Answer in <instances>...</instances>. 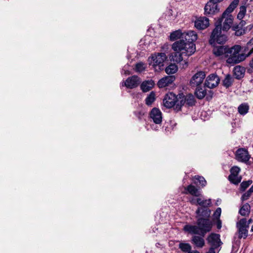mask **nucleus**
Wrapping results in <instances>:
<instances>
[{"label": "nucleus", "mask_w": 253, "mask_h": 253, "mask_svg": "<svg viewBox=\"0 0 253 253\" xmlns=\"http://www.w3.org/2000/svg\"><path fill=\"white\" fill-rule=\"evenodd\" d=\"M196 213L199 217L208 218L211 215V211L209 208L199 207L196 211Z\"/></svg>", "instance_id": "6ab92c4d"}, {"label": "nucleus", "mask_w": 253, "mask_h": 253, "mask_svg": "<svg viewBox=\"0 0 253 253\" xmlns=\"http://www.w3.org/2000/svg\"><path fill=\"white\" fill-rule=\"evenodd\" d=\"M210 0L216 3L217 2H220V1H222L223 0Z\"/></svg>", "instance_id": "a18cd8bd"}, {"label": "nucleus", "mask_w": 253, "mask_h": 253, "mask_svg": "<svg viewBox=\"0 0 253 253\" xmlns=\"http://www.w3.org/2000/svg\"><path fill=\"white\" fill-rule=\"evenodd\" d=\"M234 79L230 75H227L223 81V85L228 88L231 86L233 82Z\"/></svg>", "instance_id": "c85d7f7f"}, {"label": "nucleus", "mask_w": 253, "mask_h": 253, "mask_svg": "<svg viewBox=\"0 0 253 253\" xmlns=\"http://www.w3.org/2000/svg\"><path fill=\"white\" fill-rule=\"evenodd\" d=\"M197 204L200 206V207L209 208L211 205V199L205 200L201 198H197Z\"/></svg>", "instance_id": "a878e982"}, {"label": "nucleus", "mask_w": 253, "mask_h": 253, "mask_svg": "<svg viewBox=\"0 0 253 253\" xmlns=\"http://www.w3.org/2000/svg\"><path fill=\"white\" fill-rule=\"evenodd\" d=\"M227 40V36L222 33L219 27H217L213 30L209 42L211 44L214 46L216 43L224 44Z\"/></svg>", "instance_id": "0eeeda50"}, {"label": "nucleus", "mask_w": 253, "mask_h": 253, "mask_svg": "<svg viewBox=\"0 0 253 253\" xmlns=\"http://www.w3.org/2000/svg\"><path fill=\"white\" fill-rule=\"evenodd\" d=\"M183 33L182 32L181 30H178L172 32L169 36V40L171 41H174L178 39H183Z\"/></svg>", "instance_id": "b1692460"}, {"label": "nucleus", "mask_w": 253, "mask_h": 253, "mask_svg": "<svg viewBox=\"0 0 253 253\" xmlns=\"http://www.w3.org/2000/svg\"><path fill=\"white\" fill-rule=\"evenodd\" d=\"M250 206L249 204H246L242 206L239 211V213L243 216L248 215L250 212Z\"/></svg>", "instance_id": "c756f323"}, {"label": "nucleus", "mask_w": 253, "mask_h": 253, "mask_svg": "<svg viewBox=\"0 0 253 253\" xmlns=\"http://www.w3.org/2000/svg\"><path fill=\"white\" fill-rule=\"evenodd\" d=\"M217 227L218 229H220L221 227V222L220 220L217 221Z\"/></svg>", "instance_id": "c03bdc74"}, {"label": "nucleus", "mask_w": 253, "mask_h": 253, "mask_svg": "<svg viewBox=\"0 0 253 253\" xmlns=\"http://www.w3.org/2000/svg\"><path fill=\"white\" fill-rule=\"evenodd\" d=\"M221 208H218L216 210V211H215V212L213 213L214 217L215 218L218 219L220 217V216L221 215Z\"/></svg>", "instance_id": "58836bf2"}, {"label": "nucleus", "mask_w": 253, "mask_h": 253, "mask_svg": "<svg viewBox=\"0 0 253 253\" xmlns=\"http://www.w3.org/2000/svg\"><path fill=\"white\" fill-rule=\"evenodd\" d=\"M206 74L204 72L199 71L196 73L190 80V83L192 86H197L200 85L205 78Z\"/></svg>", "instance_id": "9b49d317"}, {"label": "nucleus", "mask_w": 253, "mask_h": 253, "mask_svg": "<svg viewBox=\"0 0 253 253\" xmlns=\"http://www.w3.org/2000/svg\"><path fill=\"white\" fill-rule=\"evenodd\" d=\"M237 227L238 228V231L239 233V238L244 239L246 238L248 236L249 228L246 218H242L240 219L237 223Z\"/></svg>", "instance_id": "1a4fd4ad"}, {"label": "nucleus", "mask_w": 253, "mask_h": 253, "mask_svg": "<svg viewBox=\"0 0 253 253\" xmlns=\"http://www.w3.org/2000/svg\"><path fill=\"white\" fill-rule=\"evenodd\" d=\"M188 253H200L197 251H190V252H188Z\"/></svg>", "instance_id": "de8ad7c7"}, {"label": "nucleus", "mask_w": 253, "mask_h": 253, "mask_svg": "<svg viewBox=\"0 0 253 253\" xmlns=\"http://www.w3.org/2000/svg\"><path fill=\"white\" fill-rule=\"evenodd\" d=\"M183 55L186 56L185 54H182V56H183ZM182 59H183V60L181 61V62L183 61V62L181 63L182 68H187L188 67V62L186 60L184 59L183 58V56H182ZM180 62H181V61H180ZM179 63H180V62Z\"/></svg>", "instance_id": "ea45409f"}, {"label": "nucleus", "mask_w": 253, "mask_h": 253, "mask_svg": "<svg viewBox=\"0 0 253 253\" xmlns=\"http://www.w3.org/2000/svg\"><path fill=\"white\" fill-rule=\"evenodd\" d=\"M220 81L219 77L215 74H211L206 79L205 84L210 88H212L216 86Z\"/></svg>", "instance_id": "f8f14e48"}, {"label": "nucleus", "mask_w": 253, "mask_h": 253, "mask_svg": "<svg viewBox=\"0 0 253 253\" xmlns=\"http://www.w3.org/2000/svg\"><path fill=\"white\" fill-rule=\"evenodd\" d=\"M179 97H182L183 99V103H182L183 106L185 103L189 106H192L195 104V100L194 96L191 94H187L185 96L183 94H179Z\"/></svg>", "instance_id": "412c9836"}, {"label": "nucleus", "mask_w": 253, "mask_h": 253, "mask_svg": "<svg viewBox=\"0 0 253 253\" xmlns=\"http://www.w3.org/2000/svg\"><path fill=\"white\" fill-rule=\"evenodd\" d=\"M167 59L165 53H157L149 58V65L157 72L160 71L164 66V62Z\"/></svg>", "instance_id": "423d86ee"}, {"label": "nucleus", "mask_w": 253, "mask_h": 253, "mask_svg": "<svg viewBox=\"0 0 253 253\" xmlns=\"http://www.w3.org/2000/svg\"><path fill=\"white\" fill-rule=\"evenodd\" d=\"M252 222V219H250L247 222V224L248 225V226H249V224Z\"/></svg>", "instance_id": "8fccbe9b"}, {"label": "nucleus", "mask_w": 253, "mask_h": 253, "mask_svg": "<svg viewBox=\"0 0 253 253\" xmlns=\"http://www.w3.org/2000/svg\"><path fill=\"white\" fill-rule=\"evenodd\" d=\"M146 68V65L145 64L140 62L136 64L135 70L136 72H141L143 71Z\"/></svg>", "instance_id": "f704fd0d"}, {"label": "nucleus", "mask_w": 253, "mask_h": 253, "mask_svg": "<svg viewBox=\"0 0 253 253\" xmlns=\"http://www.w3.org/2000/svg\"><path fill=\"white\" fill-rule=\"evenodd\" d=\"M240 11L237 15V18L239 20L242 19L246 13V7L244 5L240 7Z\"/></svg>", "instance_id": "473e14b6"}, {"label": "nucleus", "mask_w": 253, "mask_h": 253, "mask_svg": "<svg viewBox=\"0 0 253 253\" xmlns=\"http://www.w3.org/2000/svg\"><path fill=\"white\" fill-rule=\"evenodd\" d=\"M209 20L205 17H200L195 21V27L199 30H203L209 26Z\"/></svg>", "instance_id": "dca6fc26"}, {"label": "nucleus", "mask_w": 253, "mask_h": 253, "mask_svg": "<svg viewBox=\"0 0 253 253\" xmlns=\"http://www.w3.org/2000/svg\"><path fill=\"white\" fill-rule=\"evenodd\" d=\"M249 106L247 103H242L238 108L239 113L241 115H246L249 111Z\"/></svg>", "instance_id": "bb28decb"}, {"label": "nucleus", "mask_w": 253, "mask_h": 253, "mask_svg": "<svg viewBox=\"0 0 253 253\" xmlns=\"http://www.w3.org/2000/svg\"><path fill=\"white\" fill-rule=\"evenodd\" d=\"M207 240L214 248L219 247L221 243L220 236L217 234H211L208 237Z\"/></svg>", "instance_id": "f3484780"}, {"label": "nucleus", "mask_w": 253, "mask_h": 253, "mask_svg": "<svg viewBox=\"0 0 253 253\" xmlns=\"http://www.w3.org/2000/svg\"><path fill=\"white\" fill-rule=\"evenodd\" d=\"M239 0H234L223 13L215 23V27H219L223 32H227L231 27L234 17L231 14L235 8L239 4Z\"/></svg>", "instance_id": "7ed1b4c3"}, {"label": "nucleus", "mask_w": 253, "mask_h": 253, "mask_svg": "<svg viewBox=\"0 0 253 253\" xmlns=\"http://www.w3.org/2000/svg\"><path fill=\"white\" fill-rule=\"evenodd\" d=\"M155 100V94L154 92H151L145 99L146 104L147 105H151Z\"/></svg>", "instance_id": "2f4dec72"}, {"label": "nucleus", "mask_w": 253, "mask_h": 253, "mask_svg": "<svg viewBox=\"0 0 253 253\" xmlns=\"http://www.w3.org/2000/svg\"><path fill=\"white\" fill-rule=\"evenodd\" d=\"M241 49V47L239 45H234L231 48L219 46L214 47L213 53L216 56L221 58H227L226 62L228 64L234 65L239 63L253 53V38L247 43L244 53H239Z\"/></svg>", "instance_id": "f257e3e1"}, {"label": "nucleus", "mask_w": 253, "mask_h": 253, "mask_svg": "<svg viewBox=\"0 0 253 253\" xmlns=\"http://www.w3.org/2000/svg\"><path fill=\"white\" fill-rule=\"evenodd\" d=\"M123 71H124V74L126 75H128L129 74V72L128 71L125 70V69H123Z\"/></svg>", "instance_id": "09e8293b"}, {"label": "nucleus", "mask_w": 253, "mask_h": 253, "mask_svg": "<svg viewBox=\"0 0 253 253\" xmlns=\"http://www.w3.org/2000/svg\"><path fill=\"white\" fill-rule=\"evenodd\" d=\"M183 99L179 97V94L176 96L174 93L169 92L166 94L163 99L164 105L167 108L174 107L175 110L179 111L183 106Z\"/></svg>", "instance_id": "39448f33"}, {"label": "nucleus", "mask_w": 253, "mask_h": 253, "mask_svg": "<svg viewBox=\"0 0 253 253\" xmlns=\"http://www.w3.org/2000/svg\"><path fill=\"white\" fill-rule=\"evenodd\" d=\"M179 248L184 252H190L191 249V246L187 243H180L179 244Z\"/></svg>", "instance_id": "72a5a7b5"}, {"label": "nucleus", "mask_w": 253, "mask_h": 253, "mask_svg": "<svg viewBox=\"0 0 253 253\" xmlns=\"http://www.w3.org/2000/svg\"><path fill=\"white\" fill-rule=\"evenodd\" d=\"M233 72L236 78L237 79H240L244 77L245 70L243 67L236 66L234 67Z\"/></svg>", "instance_id": "4be33fe9"}, {"label": "nucleus", "mask_w": 253, "mask_h": 253, "mask_svg": "<svg viewBox=\"0 0 253 253\" xmlns=\"http://www.w3.org/2000/svg\"><path fill=\"white\" fill-rule=\"evenodd\" d=\"M204 10L206 15H213L218 12L219 9L216 3L210 0V1L206 4Z\"/></svg>", "instance_id": "2eb2a0df"}, {"label": "nucleus", "mask_w": 253, "mask_h": 253, "mask_svg": "<svg viewBox=\"0 0 253 253\" xmlns=\"http://www.w3.org/2000/svg\"><path fill=\"white\" fill-rule=\"evenodd\" d=\"M253 192V185L249 189V190L245 193L242 197L243 201L247 200L251 196L252 193Z\"/></svg>", "instance_id": "e433bc0d"}, {"label": "nucleus", "mask_w": 253, "mask_h": 253, "mask_svg": "<svg viewBox=\"0 0 253 253\" xmlns=\"http://www.w3.org/2000/svg\"><path fill=\"white\" fill-rule=\"evenodd\" d=\"M240 171V169L238 167H233L231 169L229 179L232 183L237 184L240 182L241 178L238 176Z\"/></svg>", "instance_id": "4468645a"}, {"label": "nucleus", "mask_w": 253, "mask_h": 253, "mask_svg": "<svg viewBox=\"0 0 253 253\" xmlns=\"http://www.w3.org/2000/svg\"><path fill=\"white\" fill-rule=\"evenodd\" d=\"M190 202L191 204L192 205H197V199H195L194 198H191V199L190 200Z\"/></svg>", "instance_id": "a19ab883"}, {"label": "nucleus", "mask_w": 253, "mask_h": 253, "mask_svg": "<svg viewBox=\"0 0 253 253\" xmlns=\"http://www.w3.org/2000/svg\"><path fill=\"white\" fill-rule=\"evenodd\" d=\"M168 14L169 17L170 19H171V17L172 16V10L171 9H169L168 11Z\"/></svg>", "instance_id": "79ce46f5"}, {"label": "nucleus", "mask_w": 253, "mask_h": 253, "mask_svg": "<svg viewBox=\"0 0 253 253\" xmlns=\"http://www.w3.org/2000/svg\"><path fill=\"white\" fill-rule=\"evenodd\" d=\"M198 226L187 224L184 226L185 231L191 234H198L204 237L210 232L212 227V222L208 218L199 217L197 222Z\"/></svg>", "instance_id": "20e7f679"}, {"label": "nucleus", "mask_w": 253, "mask_h": 253, "mask_svg": "<svg viewBox=\"0 0 253 253\" xmlns=\"http://www.w3.org/2000/svg\"><path fill=\"white\" fill-rule=\"evenodd\" d=\"M197 38V34L193 31L183 32V40L175 42L172 45V49L175 53L171 54L169 56L170 60L179 62L183 60L182 54H185L186 56L192 55L196 50L195 45L193 42L196 41Z\"/></svg>", "instance_id": "f03ea898"}, {"label": "nucleus", "mask_w": 253, "mask_h": 253, "mask_svg": "<svg viewBox=\"0 0 253 253\" xmlns=\"http://www.w3.org/2000/svg\"><path fill=\"white\" fill-rule=\"evenodd\" d=\"M250 66L253 69V59L250 63Z\"/></svg>", "instance_id": "49530a36"}, {"label": "nucleus", "mask_w": 253, "mask_h": 253, "mask_svg": "<svg viewBox=\"0 0 253 253\" xmlns=\"http://www.w3.org/2000/svg\"><path fill=\"white\" fill-rule=\"evenodd\" d=\"M251 183L250 181L243 182L240 185L241 190L244 191L249 186Z\"/></svg>", "instance_id": "4c0bfd02"}, {"label": "nucleus", "mask_w": 253, "mask_h": 253, "mask_svg": "<svg viewBox=\"0 0 253 253\" xmlns=\"http://www.w3.org/2000/svg\"><path fill=\"white\" fill-rule=\"evenodd\" d=\"M183 193L186 194H190L196 197L200 196L201 195L200 192L198 189L195 186L192 185H189L187 187H185L184 191L183 192Z\"/></svg>", "instance_id": "aec40b11"}, {"label": "nucleus", "mask_w": 253, "mask_h": 253, "mask_svg": "<svg viewBox=\"0 0 253 253\" xmlns=\"http://www.w3.org/2000/svg\"><path fill=\"white\" fill-rule=\"evenodd\" d=\"M154 84L152 80L144 81L141 84V88L143 92H147L153 87Z\"/></svg>", "instance_id": "393cba45"}, {"label": "nucleus", "mask_w": 253, "mask_h": 253, "mask_svg": "<svg viewBox=\"0 0 253 253\" xmlns=\"http://www.w3.org/2000/svg\"><path fill=\"white\" fill-rule=\"evenodd\" d=\"M175 80V77L173 76H166L159 81L158 86L160 88L165 87L171 84Z\"/></svg>", "instance_id": "a211bd4d"}, {"label": "nucleus", "mask_w": 253, "mask_h": 253, "mask_svg": "<svg viewBox=\"0 0 253 253\" xmlns=\"http://www.w3.org/2000/svg\"><path fill=\"white\" fill-rule=\"evenodd\" d=\"M204 237L194 236L192 239V243L198 248H202L205 245Z\"/></svg>", "instance_id": "5701e85b"}, {"label": "nucleus", "mask_w": 253, "mask_h": 253, "mask_svg": "<svg viewBox=\"0 0 253 253\" xmlns=\"http://www.w3.org/2000/svg\"><path fill=\"white\" fill-rule=\"evenodd\" d=\"M242 34V30H238L235 32V35L237 36H239Z\"/></svg>", "instance_id": "37998d69"}, {"label": "nucleus", "mask_w": 253, "mask_h": 253, "mask_svg": "<svg viewBox=\"0 0 253 253\" xmlns=\"http://www.w3.org/2000/svg\"><path fill=\"white\" fill-rule=\"evenodd\" d=\"M250 156L248 151L244 148H240L237 150L236 158L240 162L247 163L250 159Z\"/></svg>", "instance_id": "ddd939ff"}, {"label": "nucleus", "mask_w": 253, "mask_h": 253, "mask_svg": "<svg viewBox=\"0 0 253 253\" xmlns=\"http://www.w3.org/2000/svg\"><path fill=\"white\" fill-rule=\"evenodd\" d=\"M177 66L175 64H170L165 69V71L168 74H172L177 72Z\"/></svg>", "instance_id": "cd10ccee"}, {"label": "nucleus", "mask_w": 253, "mask_h": 253, "mask_svg": "<svg viewBox=\"0 0 253 253\" xmlns=\"http://www.w3.org/2000/svg\"><path fill=\"white\" fill-rule=\"evenodd\" d=\"M194 178L197 180L199 181V184L202 186H205L207 184L206 180L205 179L204 177L202 176L196 175Z\"/></svg>", "instance_id": "c9c22d12"}, {"label": "nucleus", "mask_w": 253, "mask_h": 253, "mask_svg": "<svg viewBox=\"0 0 253 253\" xmlns=\"http://www.w3.org/2000/svg\"><path fill=\"white\" fill-rule=\"evenodd\" d=\"M195 94L198 98L202 99L206 94V90L202 88H197L195 91Z\"/></svg>", "instance_id": "7c9ffc66"}, {"label": "nucleus", "mask_w": 253, "mask_h": 253, "mask_svg": "<svg viewBox=\"0 0 253 253\" xmlns=\"http://www.w3.org/2000/svg\"><path fill=\"white\" fill-rule=\"evenodd\" d=\"M140 80L137 76H132L128 78L125 81L122 83V86H125L128 88H133L137 87L140 83Z\"/></svg>", "instance_id": "9d476101"}, {"label": "nucleus", "mask_w": 253, "mask_h": 253, "mask_svg": "<svg viewBox=\"0 0 253 253\" xmlns=\"http://www.w3.org/2000/svg\"><path fill=\"white\" fill-rule=\"evenodd\" d=\"M150 116L154 123L157 125L156 126L154 125H151V128L154 130H157L158 126H161L162 121V115L161 111L157 108H154L151 110Z\"/></svg>", "instance_id": "6e6552de"}]
</instances>
